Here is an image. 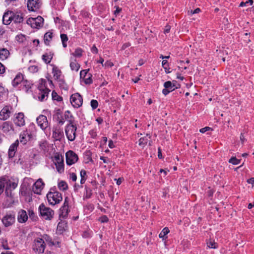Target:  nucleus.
Returning a JSON list of instances; mask_svg holds the SVG:
<instances>
[{
  "label": "nucleus",
  "instance_id": "f257e3e1",
  "mask_svg": "<svg viewBox=\"0 0 254 254\" xmlns=\"http://www.w3.org/2000/svg\"><path fill=\"white\" fill-rule=\"evenodd\" d=\"M67 124L65 127V133L67 139L70 141L75 140L76 136L77 127L74 120L70 116V118L67 120Z\"/></svg>",
  "mask_w": 254,
  "mask_h": 254
},
{
  "label": "nucleus",
  "instance_id": "f03ea898",
  "mask_svg": "<svg viewBox=\"0 0 254 254\" xmlns=\"http://www.w3.org/2000/svg\"><path fill=\"white\" fill-rule=\"evenodd\" d=\"M0 130L6 135L10 136L16 133L14 127L11 122L6 121L0 125Z\"/></svg>",
  "mask_w": 254,
  "mask_h": 254
},
{
  "label": "nucleus",
  "instance_id": "7ed1b4c3",
  "mask_svg": "<svg viewBox=\"0 0 254 254\" xmlns=\"http://www.w3.org/2000/svg\"><path fill=\"white\" fill-rule=\"evenodd\" d=\"M49 203L53 205L59 203L63 199L62 194L58 191H50L47 194Z\"/></svg>",
  "mask_w": 254,
  "mask_h": 254
},
{
  "label": "nucleus",
  "instance_id": "20e7f679",
  "mask_svg": "<svg viewBox=\"0 0 254 254\" xmlns=\"http://www.w3.org/2000/svg\"><path fill=\"white\" fill-rule=\"evenodd\" d=\"M45 247L46 245L43 239L38 238L34 240L32 245V249L35 253H43Z\"/></svg>",
  "mask_w": 254,
  "mask_h": 254
},
{
  "label": "nucleus",
  "instance_id": "39448f33",
  "mask_svg": "<svg viewBox=\"0 0 254 254\" xmlns=\"http://www.w3.org/2000/svg\"><path fill=\"white\" fill-rule=\"evenodd\" d=\"M41 215L46 220H51L54 214V211L50 208L47 207L42 204L39 207Z\"/></svg>",
  "mask_w": 254,
  "mask_h": 254
},
{
  "label": "nucleus",
  "instance_id": "423d86ee",
  "mask_svg": "<svg viewBox=\"0 0 254 254\" xmlns=\"http://www.w3.org/2000/svg\"><path fill=\"white\" fill-rule=\"evenodd\" d=\"M69 201L68 197H65L64 203L59 210V218L60 220L64 219L67 217L69 211L68 209Z\"/></svg>",
  "mask_w": 254,
  "mask_h": 254
},
{
  "label": "nucleus",
  "instance_id": "0eeeda50",
  "mask_svg": "<svg viewBox=\"0 0 254 254\" xmlns=\"http://www.w3.org/2000/svg\"><path fill=\"white\" fill-rule=\"evenodd\" d=\"M1 221L5 227L12 225L15 221V214L13 212H7L2 217Z\"/></svg>",
  "mask_w": 254,
  "mask_h": 254
},
{
  "label": "nucleus",
  "instance_id": "6e6552de",
  "mask_svg": "<svg viewBox=\"0 0 254 254\" xmlns=\"http://www.w3.org/2000/svg\"><path fill=\"white\" fill-rule=\"evenodd\" d=\"M70 102L74 108H78L82 105L83 99L79 93H75L71 95Z\"/></svg>",
  "mask_w": 254,
  "mask_h": 254
},
{
  "label": "nucleus",
  "instance_id": "1a4fd4ad",
  "mask_svg": "<svg viewBox=\"0 0 254 254\" xmlns=\"http://www.w3.org/2000/svg\"><path fill=\"white\" fill-rule=\"evenodd\" d=\"M44 19L40 16L36 18H29L27 20V23L31 25L33 28H39L43 24Z\"/></svg>",
  "mask_w": 254,
  "mask_h": 254
},
{
  "label": "nucleus",
  "instance_id": "9d476101",
  "mask_svg": "<svg viewBox=\"0 0 254 254\" xmlns=\"http://www.w3.org/2000/svg\"><path fill=\"white\" fill-rule=\"evenodd\" d=\"M66 163L68 165L75 163L78 159L77 155L73 151L69 150L65 154Z\"/></svg>",
  "mask_w": 254,
  "mask_h": 254
},
{
  "label": "nucleus",
  "instance_id": "9b49d317",
  "mask_svg": "<svg viewBox=\"0 0 254 254\" xmlns=\"http://www.w3.org/2000/svg\"><path fill=\"white\" fill-rule=\"evenodd\" d=\"M13 123L17 127H23L25 125V116L23 113L15 114L13 118Z\"/></svg>",
  "mask_w": 254,
  "mask_h": 254
},
{
  "label": "nucleus",
  "instance_id": "f8f14e48",
  "mask_svg": "<svg viewBox=\"0 0 254 254\" xmlns=\"http://www.w3.org/2000/svg\"><path fill=\"white\" fill-rule=\"evenodd\" d=\"M12 107L10 106H5L0 112V120L5 121L8 119L11 114Z\"/></svg>",
  "mask_w": 254,
  "mask_h": 254
},
{
  "label": "nucleus",
  "instance_id": "ddd939ff",
  "mask_svg": "<svg viewBox=\"0 0 254 254\" xmlns=\"http://www.w3.org/2000/svg\"><path fill=\"white\" fill-rule=\"evenodd\" d=\"M32 135L29 133L27 129L22 131L19 135V141L23 144H26V143L31 139Z\"/></svg>",
  "mask_w": 254,
  "mask_h": 254
},
{
  "label": "nucleus",
  "instance_id": "4468645a",
  "mask_svg": "<svg viewBox=\"0 0 254 254\" xmlns=\"http://www.w3.org/2000/svg\"><path fill=\"white\" fill-rule=\"evenodd\" d=\"M27 5L29 10L35 11L40 6V0H28Z\"/></svg>",
  "mask_w": 254,
  "mask_h": 254
},
{
  "label": "nucleus",
  "instance_id": "2eb2a0df",
  "mask_svg": "<svg viewBox=\"0 0 254 254\" xmlns=\"http://www.w3.org/2000/svg\"><path fill=\"white\" fill-rule=\"evenodd\" d=\"M36 120L38 125L42 129L44 130L48 127L47 118L45 116L40 115Z\"/></svg>",
  "mask_w": 254,
  "mask_h": 254
},
{
  "label": "nucleus",
  "instance_id": "dca6fc26",
  "mask_svg": "<svg viewBox=\"0 0 254 254\" xmlns=\"http://www.w3.org/2000/svg\"><path fill=\"white\" fill-rule=\"evenodd\" d=\"M44 186L42 179H39L34 184L32 188L33 191L36 194H40Z\"/></svg>",
  "mask_w": 254,
  "mask_h": 254
},
{
  "label": "nucleus",
  "instance_id": "f3484780",
  "mask_svg": "<svg viewBox=\"0 0 254 254\" xmlns=\"http://www.w3.org/2000/svg\"><path fill=\"white\" fill-rule=\"evenodd\" d=\"M19 144L18 140H16L11 144L8 149V156L9 158H13L17 150V147Z\"/></svg>",
  "mask_w": 254,
  "mask_h": 254
},
{
  "label": "nucleus",
  "instance_id": "a211bd4d",
  "mask_svg": "<svg viewBox=\"0 0 254 254\" xmlns=\"http://www.w3.org/2000/svg\"><path fill=\"white\" fill-rule=\"evenodd\" d=\"M12 21L15 23H20L23 21V15L20 12L12 11Z\"/></svg>",
  "mask_w": 254,
  "mask_h": 254
},
{
  "label": "nucleus",
  "instance_id": "6ab92c4d",
  "mask_svg": "<svg viewBox=\"0 0 254 254\" xmlns=\"http://www.w3.org/2000/svg\"><path fill=\"white\" fill-rule=\"evenodd\" d=\"M28 219V216L26 211L21 210L18 212L17 220L20 223H25Z\"/></svg>",
  "mask_w": 254,
  "mask_h": 254
},
{
  "label": "nucleus",
  "instance_id": "aec40b11",
  "mask_svg": "<svg viewBox=\"0 0 254 254\" xmlns=\"http://www.w3.org/2000/svg\"><path fill=\"white\" fill-rule=\"evenodd\" d=\"M63 136V131L60 127H56L53 128V136L57 140H60Z\"/></svg>",
  "mask_w": 254,
  "mask_h": 254
},
{
  "label": "nucleus",
  "instance_id": "412c9836",
  "mask_svg": "<svg viewBox=\"0 0 254 254\" xmlns=\"http://www.w3.org/2000/svg\"><path fill=\"white\" fill-rule=\"evenodd\" d=\"M12 21V11H8L3 15L2 21L4 24L8 25Z\"/></svg>",
  "mask_w": 254,
  "mask_h": 254
},
{
  "label": "nucleus",
  "instance_id": "4be33fe9",
  "mask_svg": "<svg viewBox=\"0 0 254 254\" xmlns=\"http://www.w3.org/2000/svg\"><path fill=\"white\" fill-rule=\"evenodd\" d=\"M5 193L7 197V201H9L10 202L9 204H5L7 207H10L11 204L13 203L14 201L13 200V194L12 193L11 189H10L8 187L6 186Z\"/></svg>",
  "mask_w": 254,
  "mask_h": 254
},
{
  "label": "nucleus",
  "instance_id": "5701e85b",
  "mask_svg": "<svg viewBox=\"0 0 254 254\" xmlns=\"http://www.w3.org/2000/svg\"><path fill=\"white\" fill-rule=\"evenodd\" d=\"M25 81H23V77L22 74H18L12 82L14 87L17 86L19 84L24 85Z\"/></svg>",
  "mask_w": 254,
  "mask_h": 254
},
{
  "label": "nucleus",
  "instance_id": "b1692460",
  "mask_svg": "<svg viewBox=\"0 0 254 254\" xmlns=\"http://www.w3.org/2000/svg\"><path fill=\"white\" fill-rule=\"evenodd\" d=\"M52 73L55 80L63 82L62 80L61 79L62 72L58 67L55 65L53 66L52 69Z\"/></svg>",
  "mask_w": 254,
  "mask_h": 254
},
{
  "label": "nucleus",
  "instance_id": "393cba45",
  "mask_svg": "<svg viewBox=\"0 0 254 254\" xmlns=\"http://www.w3.org/2000/svg\"><path fill=\"white\" fill-rule=\"evenodd\" d=\"M80 67V64L76 62L72 57L70 58V67L72 70L78 71Z\"/></svg>",
  "mask_w": 254,
  "mask_h": 254
},
{
  "label": "nucleus",
  "instance_id": "a878e982",
  "mask_svg": "<svg viewBox=\"0 0 254 254\" xmlns=\"http://www.w3.org/2000/svg\"><path fill=\"white\" fill-rule=\"evenodd\" d=\"M50 92V90L49 89H46V90L43 91H39L38 93L39 100L41 101L46 100L48 97V95Z\"/></svg>",
  "mask_w": 254,
  "mask_h": 254
},
{
  "label": "nucleus",
  "instance_id": "bb28decb",
  "mask_svg": "<svg viewBox=\"0 0 254 254\" xmlns=\"http://www.w3.org/2000/svg\"><path fill=\"white\" fill-rule=\"evenodd\" d=\"M10 55L9 51L6 48L0 49V59L1 60H6Z\"/></svg>",
  "mask_w": 254,
  "mask_h": 254
},
{
  "label": "nucleus",
  "instance_id": "cd10ccee",
  "mask_svg": "<svg viewBox=\"0 0 254 254\" xmlns=\"http://www.w3.org/2000/svg\"><path fill=\"white\" fill-rule=\"evenodd\" d=\"M53 38V32L52 31L47 32L44 36V41L46 45H49Z\"/></svg>",
  "mask_w": 254,
  "mask_h": 254
},
{
  "label": "nucleus",
  "instance_id": "c85d7f7f",
  "mask_svg": "<svg viewBox=\"0 0 254 254\" xmlns=\"http://www.w3.org/2000/svg\"><path fill=\"white\" fill-rule=\"evenodd\" d=\"M164 86L165 88H167L171 92L174 91L175 89H177L178 87L176 85H174L173 83L170 81L165 82L164 83Z\"/></svg>",
  "mask_w": 254,
  "mask_h": 254
},
{
  "label": "nucleus",
  "instance_id": "c756f323",
  "mask_svg": "<svg viewBox=\"0 0 254 254\" xmlns=\"http://www.w3.org/2000/svg\"><path fill=\"white\" fill-rule=\"evenodd\" d=\"M53 55L51 53H45L42 55V59L46 64H49L53 58Z\"/></svg>",
  "mask_w": 254,
  "mask_h": 254
},
{
  "label": "nucleus",
  "instance_id": "7c9ffc66",
  "mask_svg": "<svg viewBox=\"0 0 254 254\" xmlns=\"http://www.w3.org/2000/svg\"><path fill=\"white\" fill-rule=\"evenodd\" d=\"M46 80L44 79H41L39 80V85L38 86L39 91H43L46 90V89H49L46 86Z\"/></svg>",
  "mask_w": 254,
  "mask_h": 254
},
{
  "label": "nucleus",
  "instance_id": "2f4dec72",
  "mask_svg": "<svg viewBox=\"0 0 254 254\" xmlns=\"http://www.w3.org/2000/svg\"><path fill=\"white\" fill-rule=\"evenodd\" d=\"M83 50L80 48H76L74 52L71 54V56L73 58H80L82 56Z\"/></svg>",
  "mask_w": 254,
  "mask_h": 254
},
{
  "label": "nucleus",
  "instance_id": "473e14b6",
  "mask_svg": "<svg viewBox=\"0 0 254 254\" xmlns=\"http://www.w3.org/2000/svg\"><path fill=\"white\" fill-rule=\"evenodd\" d=\"M61 220V222H60L58 224L57 231L59 233H62L65 229L66 224L64 221H63L62 220Z\"/></svg>",
  "mask_w": 254,
  "mask_h": 254
},
{
  "label": "nucleus",
  "instance_id": "72a5a7b5",
  "mask_svg": "<svg viewBox=\"0 0 254 254\" xmlns=\"http://www.w3.org/2000/svg\"><path fill=\"white\" fill-rule=\"evenodd\" d=\"M170 231L168 227H165L159 234V237L160 238H162L163 240H165L167 237L166 236L169 233Z\"/></svg>",
  "mask_w": 254,
  "mask_h": 254
},
{
  "label": "nucleus",
  "instance_id": "f704fd0d",
  "mask_svg": "<svg viewBox=\"0 0 254 254\" xmlns=\"http://www.w3.org/2000/svg\"><path fill=\"white\" fill-rule=\"evenodd\" d=\"M58 188L60 190L64 191L67 189L68 186L65 182L62 181L59 183Z\"/></svg>",
  "mask_w": 254,
  "mask_h": 254
},
{
  "label": "nucleus",
  "instance_id": "c9c22d12",
  "mask_svg": "<svg viewBox=\"0 0 254 254\" xmlns=\"http://www.w3.org/2000/svg\"><path fill=\"white\" fill-rule=\"evenodd\" d=\"M52 97L53 100H56L58 102H60L63 100V98L59 96L55 91L52 92Z\"/></svg>",
  "mask_w": 254,
  "mask_h": 254
},
{
  "label": "nucleus",
  "instance_id": "e433bc0d",
  "mask_svg": "<svg viewBox=\"0 0 254 254\" xmlns=\"http://www.w3.org/2000/svg\"><path fill=\"white\" fill-rule=\"evenodd\" d=\"M61 38L63 46L64 48L67 47L66 42L68 41V37L65 34H61Z\"/></svg>",
  "mask_w": 254,
  "mask_h": 254
},
{
  "label": "nucleus",
  "instance_id": "4c0bfd02",
  "mask_svg": "<svg viewBox=\"0 0 254 254\" xmlns=\"http://www.w3.org/2000/svg\"><path fill=\"white\" fill-rule=\"evenodd\" d=\"M148 142L147 136L140 138L138 140V144L139 146L144 147Z\"/></svg>",
  "mask_w": 254,
  "mask_h": 254
},
{
  "label": "nucleus",
  "instance_id": "58836bf2",
  "mask_svg": "<svg viewBox=\"0 0 254 254\" xmlns=\"http://www.w3.org/2000/svg\"><path fill=\"white\" fill-rule=\"evenodd\" d=\"M5 184H6V186L8 187L10 189H11V190L15 189L17 186V184L16 183L12 182L11 181H5Z\"/></svg>",
  "mask_w": 254,
  "mask_h": 254
},
{
  "label": "nucleus",
  "instance_id": "ea45409f",
  "mask_svg": "<svg viewBox=\"0 0 254 254\" xmlns=\"http://www.w3.org/2000/svg\"><path fill=\"white\" fill-rule=\"evenodd\" d=\"M56 169L58 172L60 173H62L64 171V163L56 164H55Z\"/></svg>",
  "mask_w": 254,
  "mask_h": 254
},
{
  "label": "nucleus",
  "instance_id": "a19ab883",
  "mask_svg": "<svg viewBox=\"0 0 254 254\" xmlns=\"http://www.w3.org/2000/svg\"><path fill=\"white\" fill-rule=\"evenodd\" d=\"M55 164H59L64 163L63 157L59 154H57L54 157Z\"/></svg>",
  "mask_w": 254,
  "mask_h": 254
},
{
  "label": "nucleus",
  "instance_id": "79ce46f5",
  "mask_svg": "<svg viewBox=\"0 0 254 254\" xmlns=\"http://www.w3.org/2000/svg\"><path fill=\"white\" fill-rule=\"evenodd\" d=\"M92 231L90 230H87L82 233V236L84 238H88L91 237L92 235Z\"/></svg>",
  "mask_w": 254,
  "mask_h": 254
},
{
  "label": "nucleus",
  "instance_id": "37998d69",
  "mask_svg": "<svg viewBox=\"0 0 254 254\" xmlns=\"http://www.w3.org/2000/svg\"><path fill=\"white\" fill-rule=\"evenodd\" d=\"M84 83L86 84H90L92 82V75L90 73H88V75L84 79Z\"/></svg>",
  "mask_w": 254,
  "mask_h": 254
},
{
  "label": "nucleus",
  "instance_id": "c03bdc74",
  "mask_svg": "<svg viewBox=\"0 0 254 254\" xmlns=\"http://www.w3.org/2000/svg\"><path fill=\"white\" fill-rule=\"evenodd\" d=\"M240 161L241 160L238 159L235 157H232L229 159V162L233 165H238L240 163Z\"/></svg>",
  "mask_w": 254,
  "mask_h": 254
},
{
  "label": "nucleus",
  "instance_id": "a18cd8bd",
  "mask_svg": "<svg viewBox=\"0 0 254 254\" xmlns=\"http://www.w3.org/2000/svg\"><path fill=\"white\" fill-rule=\"evenodd\" d=\"M207 245L209 248L216 249L217 248V244L214 241H209L207 243Z\"/></svg>",
  "mask_w": 254,
  "mask_h": 254
},
{
  "label": "nucleus",
  "instance_id": "49530a36",
  "mask_svg": "<svg viewBox=\"0 0 254 254\" xmlns=\"http://www.w3.org/2000/svg\"><path fill=\"white\" fill-rule=\"evenodd\" d=\"M85 191H86V194H85V198H89L91 197L92 194V190L87 187H85Z\"/></svg>",
  "mask_w": 254,
  "mask_h": 254
},
{
  "label": "nucleus",
  "instance_id": "de8ad7c7",
  "mask_svg": "<svg viewBox=\"0 0 254 254\" xmlns=\"http://www.w3.org/2000/svg\"><path fill=\"white\" fill-rule=\"evenodd\" d=\"M5 179H0V194L3 192V188L5 186Z\"/></svg>",
  "mask_w": 254,
  "mask_h": 254
},
{
  "label": "nucleus",
  "instance_id": "09e8293b",
  "mask_svg": "<svg viewBox=\"0 0 254 254\" xmlns=\"http://www.w3.org/2000/svg\"><path fill=\"white\" fill-rule=\"evenodd\" d=\"M90 105L93 110L96 109L98 106V103L96 100H92L90 102Z\"/></svg>",
  "mask_w": 254,
  "mask_h": 254
},
{
  "label": "nucleus",
  "instance_id": "8fccbe9b",
  "mask_svg": "<svg viewBox=\"0 0 254 254\" xmlns=\"http://www.w3.org/2000/svg\"><path fill=\"white\" fill-rule=\"evenodd\" d=\"M89 69L88 70H82L80 72V77L81 78L84 79L89 73L88 72Z\"/></svg>",
  "mask_w": 254,
  "mask_h": 254
},
{
  "label": "nucleus",
  "instance_id": "3c124183",
  "mask_svg": "<svg viewBox=\"0 0 254 254\" xmlns=\"http://www.w3.org/2000/svg\"><path fill=\"white\" fill-rule=\"evenodd\" d=\"M16 39L19 42H23L25 40V36L22 35H18L16 36Z\"/></svg>",
  "mask_w": 254,
  "mask_h": 254
},
{
  "label": "nucleus",
  "instance_id": "603ef678",
  "mask_svg": "<svg viewBox=\"0 0 254 254\" xmlns=\"http://www.w3.org/2000/svg\"><path fill=\"white\" fill-rule=\"evenodd\" d=\"M80 177L81 178L87 179L86 172L84 170H81L80 171Z\"/></svg>",
  "mask_w": 254,
  "mask_h": 254
},
{
  "label": "nucleus",
  "instance_id": "864d4df0",
  "mask_svg": "<svg viewBox=\"0 0 254 254\" xmlns=\"http://www.w3.org/2000/svg\"><path fill=\"white\" fill-rule=\"evenodd\" d=\"M100 221L102 222V223H105V222H107L108 221V218L107 217V216L106 215H103L102 216V217H101L100 218Z\"/></svg>",
  "mask_w": 254,
  "mask_h": 254
},
{
  "label": "nucleus",
  "instance_id": "5fc2aeb1",
  "mask_svg": "<svg viewBox=\"0 0 254 254\" xmlns=\"http://www.w3.org/2000/svg\"><path fill=\"white\" fill-rule=\"evenodd\" d=\"M5 93V90L4 88L2 86V84L0 83V97L2 96Z\"/></svg>",
  "mask_w": 254,
  "mask_h": 254
},
{
  "label": "nucleus",
  "instance_id": "6e6d98bb",
  "mask_svg": "<svg viewBox=\"0 0 254 254\" xmlns=\"http://www.w3.org/2000/svg\"><path fill=\"white\" fill-rule=\"evenodd\" d=\"M29 70L33 72H37L38 71V67L35 65L31 66L29 67Z\"/></svg>",
  "mask_w": 254,
  "mask_h": 254
},
{
  "label": "nucleus",
  "instance_id": "4d7b16f0",
  "mask_svg": "<svg viewBox=\"0 0 254 254\" xmlns=\"http://www.w3.org/2000/svg\"><path fill=\"white\" fill-rule=\"evenodd\" d=\"M89 133L92 138H95L97 136V133L93 129L90 130Z\"/></svg>",
  "mask_w": 254,
  "mask_h": 254
},
{
  "label": "nucleus",
  "instance_id": "13d9d810",
  "mask_svg": "<svg viewBox=\"0 0 254 254\" xmlns=\"http://www.w3.org/2000/svg\"><path fill=\"white\" fill-rule=\"evenodd\" d=\"M70 179L72 180V181L75 182L77 179L76 175L75 173H72L70 174Z\"/></svg>",
  "mask_w": 254,
  "mask_h": 254
},
{
  "label": "nucleus",
  "instance_id": "bf43d9fd",
  "mask_svg": "<svg viewBox=\"0 0 254 254\" xmlns=\"http://www.w3.org/2000/svg\"><path fill=\"white\" fill-rule=\"evenodd\" d=\"M47 143L46 141L41 142L40 143V146L41 148L44 150L46 149Z\"/></svg>",
  "mask_w": 254,
  "mask_h": 254
},
{
  "label": "nucleus",
  "instance_id": "052dcab7",
  "mask_svg": "<svg viewBox=\"0 0 254 254\" xmlns=\"http://www.w3.org/2000/svg\"><path fill=\"white\" fill-rule=\"evenodd\" d=\"M210 129H211L210 127H203V128H202L200 129L199 131L201 133H203L206 132L207 131L209 130Z\"/></svg>",
  "mask_w": 254,
  "mask_h": 254
},
{
  "label": "nucleus",
  "instance_id": "680f3d73",
  "mask_svg": "<svg viewBox=\"0 0 254 254\" xmlns=\"http://www.w3.org/2000/svg\"><path fill=\"white\" fill-rule=\"evenodd\" d=\"M112 66H113V64L110 62V61H107L105 64H104V66L105 67H112Z\"/></svg>",
  "mask_w": 254,
  "mask_h": 254
},
{
  "label": "nucleus",
  "instance_id": "e2e57ef3",
  "mask_svg": "<svg viewBox=\"0 0 254 254\" xmlns=\"http://www.w3.org/2000/svg\"><path fill=\"white\" fill-rule=\"evenodd\" d=\"M91 52L94 54H97L98 53V49L95 46V45H93V47L91 49Z\"/></svg>",
  "mask_w": 254,
  "mask_h": 254
},
{
  "label": "nucleus",
  "instance_id": "0e129e2a",
  "mask_svg": "<svg viewBox=\"0 0 254 254\" xmlns=\"http://www.w3.org/2000/svg\"><path fill=\"white\" fill-rule=\"evenodd\" d=\"M5 71V67L0 63V74L4 73Z\"/></svg>",
  "mask_w": 254,
  "mask_h": 254
},
{
  "label": "nucleus",
  "instance_id": "69168bd1",
  "mask_svg": "<svg viewBox=\"0 0 254 254\" xmlns=\"http://www.w3.org/2000/svg\"><path fill=\"white\" fill-rule=\"evenodd\" d=\"M162 65L163 67H165L166 66H169L168 61L166 60H163L162 62Z\"/></svg>",
  "mask_w": 254,
  "mask_h": 254
},
{
  "label": "nucleus",
  "instance_id": "338daca9",
  "mask_svg": "<svg viewBox=\"0 0 254 254\" xmlns=\"http://www.w3.org/2000/svg\"><path fill=\"white\" fill-rule=\"evenodd\" d=\"M170 29H171V27L169 25H166L165 27V29H164V33H168L170 32Z\"/></svg>",
  "mask_w": 254,
  "mask_h": 254
},
{
  "label": "nucleus",
  "instance_id": "774afa93",
  "mask_svg": "<svg viewBox=\"0 0 254 254\" xmlns=\"http://www.w3.org/2000/svg\"><path fill=\"white\" fill-rule=\"evenodd\" d=\"M247 182L249 184H251L252 185H254V178H251L247 180Z\"/></svg>",
  "mask_w": 254,
  "mask_h": 254
}]
</instances>
